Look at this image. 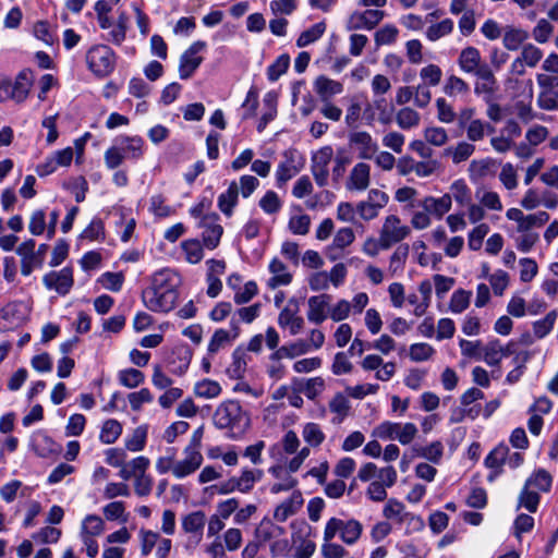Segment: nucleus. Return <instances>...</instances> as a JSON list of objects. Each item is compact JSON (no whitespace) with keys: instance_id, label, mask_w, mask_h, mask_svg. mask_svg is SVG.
I'll return each instance as SVG.
<instances>
[{"instance_id":"7ed1b4c3","label":"nucleus","mask_w":558,"mask_h":558,"mask_svg":"<svg viewBox=\"0 0 558 558\" xmlns=\"http://www.w3.org/2000/svg\"><path fill=\"white\" fill-rule=\"evenodd\" d=\"M117 56L107 45H94L86 52L88 70L98 78L109 76L116 69Z\"/></svg>"},{"instance_id":"a878e982","label":"nucleus","mask_w":558,"mask_h":558,"mask_svg":"<svg viewBox=\"0 0 558 558\" xmlns=\"http://www.w3.org/2000/svg\"><path fill=\"white\" fill-rule=\"evenodd\" d=\"M239 204V191L236 181H231L228 189L219 194L217 198L218 209L227 217H232L235 207Z\"/></svg>"},{"instance_id":"79ce46f5","label":"nucleus","mask_w":558,"mask_h":558,"mask_svg":"<svg viewBox=\"0 0 558 558\" xmlns=\"http://www.w3.org/2000/svg\"><path fill=\"white\" fill-rule=\"evenodd\" d=\"M300 171L294 165L292 158H288L284 161H281L276 170V182L278 187H282L289 180H291L294 175H296Z\"/></svg>"},{"instance_id":"412c9836","label":"nucleus","mask_w":558,"mask_h":558,"mask_svg":"<svg viewBox=\"0 0 558 558\" xmlns=\"http://www.w3.org/2000/svg\"><path fill=\"white\" fill-rule=\"evenodd\" d=\"M304 504L300 490H294L291 496L280 502L275 511L274 519L278 522H286L290 517L296 514Z\"/></svg>"},{"instance_id":"f8f14e48","label":"nucleus","mask_w":558,"mask_h":558,"mask_svg":"<svg viewBox=\"0 0 558 558\" xmlns=\"http://www.w3.org/2000/svg\"><path fill=\"white\" fill-rule=\"evenodd\" d=\"M43 283L48 290L66 295L74 284L72 267L66 266L59 271H49L43 277Z\"/></svg>"},{"instance_id":"9b49d317","label":"nucleus","mask_w":558,"mask_h":558,"mask_svg":"<svg viewBox=\"0 0 558 558\" xmlns=\"http://www.w3.org/2000/svg\"><path fill=\"white\" fill-rule=\"evenodd\" d=\"M457 62L463 73L474 76L492 68L488 63L483 61L480 50L473 46L463 48L459 53Z\"/></svg>"},{"instance_id":"bf43d9fd","label":"nucleus","mask_w":558,"mask_h":558,"mask_svg":"<svg viewBox=\"0 0 558 558\" xmlns=\"http://www.w3.org/2000/svg\"><path fill=\"white\" fill-rule=\"evenodd\" d=\"M258 205L267 215L277 214L282 207V203L278 194L271 190L264 194V196L259 199Z\"/></svg>"},{"instance_id":"2f4dec72","label":"nucleus","mask_w":558,"mask_h":558,"mask_svg":"<svg viewBox=\"0 0 558 558\" xmlns=\"http://www.w3.org/2000/svg\"><path fill=\"white\" fill-rule=\"evenodd\" d=\"M246 351L238 347L232 353V363L227 368V374L231 379H240L244 376L247 366Z\"/></svg>"},{"instance_id":"72a5a7b5","label":"nucleus","mask_w":558,"mask_h":558,"mask_svg":"<svg viewBox=\"0 0 558 558\" xmlns=\"http://www.w3.org/2000/svg\"><path fill=\"white\" fill-rule=\"evenodd\" d=\"M409 511L404 504L396 498H390L387 500L386 505L383 508V515L388 520H393L398 524H403Z\"/></svg>"},{"instance_id":"6e6d98bb","label":"nucleus","mask_w":558,"mask_h":558,"mask_svg":"<svg viewBox=\"0 0 558 558\" xmlns=\"http://www.w3.org/2000/svg\"><path fill=\"white\" fill-rule=\"evenodd\" d=\"M119 383L126 388H136L144 383L145 375L136 368L122 369L118 374Z\"/></svg>"},{"instance_id":"69168bd1","label":"nucleus","mask_w":558,"mask_h":558,"mask_svg":"<svg viewBox=\"0 0 558 558\" xmlns=\"http://www.w3.org/2000/svg\"><path fill=\"white\" fill-rule=\"evenodd\" d=\"M519 57L526 66L535 68L543 58V51L533 44H526L522 47Z\"/></svg>"},{"instance_id":"7c9ffc66","label":"nucleus","mask_w":558,"mask_h":558,"mask_svg":"<svg viewBox=\"0 0 558 558\" xmlns=\"http://www.w3.org/2000/svg\"><path fill=\"white\" fill-rule=\"evenodd\" d=\"M117 144L121 147L125 159L138 160L142 158L144 151V141L140 136H121L117 138Z\"/></svg>"},{"instance_id":"0e129e2a","label":"nucleus","mask_w":558,"mask_h":558,"mask_svg":"<svg viewBox=\"0 0 558 558\" xmlns=\"http://www.w3.org/2000/svg\"><path fill=\"white\" fill-rule=\"evenodd\" d=\"M399 29L392 24H386L374 35L376 46L391 45L397 40Z\"/></svg>"},{"instance_id":"6e6552de","label":"nucleus","mask_w":558,"mask_h":558,"mask_svg":"<svg viewBox=\"0 0 558 558\" xmlns=\"http://www.w3.org/2000/svg\"><path fill=\"white\" fill-rule=\"evenodd\" d=\"M206 43L203 40L194 41L180 57L179 76L181 80H189L203 62L199 52L206 49Z\"/></svg>"},{"instance_id":"09e8293b","label":"nucleus","mask_w":558,"mask_h":558,"mask_svg":"<svg viewBox=\"0 0 558 558\" xmlns=\"http://www.w3.org/2000/svg\"><path fill=\"white\" fill-rule=\"evenodd\" d=\"M549 220V215L546 211H537L535 214L524 215L523 220L517 227L518 232H532L533 228L544 226Z\"/></svg>"},{"instance_id":"ddd939ff","label":"nucleus","mask_w":558,"mask_h":558,"mask_svg":"<svg viewBox=\"0 0 558 558\" xmlns=\"http://www.w3.org/2000/svg\"><path fill=\"white\" fill-rule=\"evenodd\" d=\"M230 330L219 328L214 332L207 347L208 355H215L221 349L230 345L239 337L240 327L234 317H232L230 322Z\"/></svg>"},{"instance_id":"052dcab7","label":"nucleus","mask_w":558,"mask_h":558,"mask_svg":"<svg viewBox=\"0 0 558 558\" xmlns=\"http://www.w3.org/2000/svg\"><path fill=\"white\" fill-rule=\"evenodd\" d=\"M290 65V57L288 54H280L274 63L267 68V77L270 82H276L284 74Z\"/></svg>"},{"instance_id":"58836bf2","label":"nucleus","mask_w":558,"mask_h":558,"mask_svg":"<svg viewBox=\"0 0 558 558\" xmlns=\"http://www.w3.org/2000/svg\"><path fill=\"white\" fill-rule=\"evenodd\" d=\"M396 122L400 129L411 130L420 124L421 116L414 109L404 107L397 112Z\"/></svg>"},{"instance_id":"f3484780","label":"nucleus","mask_w":558,"mask_h":558,"mask_svg":"<svg viewBox=\"0 0 558 558\" xmlns=\"http://www.w3.org/2000/svg\"><path fill=\"white\" fill-rule=\"evenodd\" d=\"M331 295L323 293L308 299L306 313L308 322L319 325L329 316Z\"/></svg>"},{"instance_id":"4468645a","label":"nucleus","mask_w":558,"mask_h":558,"mask_svg":"<svg viewBox=\"0 0 558 558\" xmlns=\"http://www.w3.org/2000/svg\"><path fill=\"white\" fill-rule=\"evenodd\" d=\"M32 450L40 458H52L58 456L62 447L56 442L46 432L33 433L29 444Z\"/></svg>"},{"instance_id":"8fccbe9b","label":"nucleus","mask_w":558,"mask_h":558,"mask_svg":"<svg viewBox=\"0 0 558 558\" xmlns=\"http://www.w3.org/2000/svg\"><path fill=\"white\" fill-rule=\"evenodd\" d=\"M302 436L305 442L312 447L320 446L325 440V434L317 423H306L303 426Z\"/></svg>"},{"instance_id":"f257e3e1","label":"nucleus","mask_w":558,"mask_h":558,"mask_svg":"<svg viewBox=\"0 0 558 558\" xmlns=\"http://www.w3.org/2000/svg\"><path fill=\"white\" fill-rule=\"evenodd\" d=\"M180 275L171 268H162L151 277L148 288L142 292L144 305L153 312L168 313L174 308L179 298Z\"/></svg>"},{"instance_id":"864d4df0","label":"nucleus","mask_w":558,"mask_h":558,"mask_svg":"<svg viewBox=\"0 0 558 558\" xmlns=\"http://www.w3.org/2000/svg\"><path fill=\"white\" fill-rule=\"evenodd\" d=\"M465 131L469 141L478 142L485 137L487 132H494V128L480 119H475L474 121L468 124Z\"/></svg>"},{"instance_id":"f03ea898","label":"nucleus","mask_w":558,"mask_h":558,"mask_svg":"<svg viewBox=\"0 0 558 558\" xmlns=\"http://www.w3.org/2000/svg\"><path fill=\"white\" fill-rule=\"evenodd\" d=\"M213 422L219 429L243 430L248 426L250 418L238 401L227 400L217 407Z\"/></svg>"},{"instance_id":"473e14b6","label":"nucleus","mask_w":558,"mask_h":558,"mask_svg":"<svg viewBox=\"0 0 558 558\" xmlns=\"http://www.w3.org/2000/svg\"><path fill=\"white\" fill-rule=\"evenodd\" d=\"M413 451L416 457L426 459L427 461L438 464L444 454V445L436 440L427 446H414Z\"/></svg>"},{"instance_id":"39448f33","label":"nucleus","mask_w":558,"mask_h":558,"mask_svg":"<svg viewBox=\"0 0 558 558\" xmlns=\"http://www.w3.org/2000/svg\"><path fill=\"white\" fill-rule=\"evenodd\" d=\"M363 531L361 522L354 519L343 521L338 518H331L327 521L324 530V541H331L338 533L341 539L348 544L353 545L357 542Z\"/></svg>"},{"instance_id":"680f3d73","label":"nucleus","mask_w":558,"mask_h":558,"mask_svg":"<svg viewBox=\"0 0 558 558\" xmlns=\"http://www.w3.org/2000/svg\"><path fill=\"white\" fill-rule=\"evenodd\" d=\"M437 109V119L446 124H450L456 121L457 112L451 104H449L445 98L439 97L435 101Z\"/></svg>"},{"instance_id":"393cba45","label":"nucleus","mask_w":558,"mask_h":558,"mask_svg":"<svg viewBox=\"0 0 558 558\" xmlns=\"http://www.w3.org/2000/svg\"><path fill=\"white\" fill-rule=\"evenodd\" d=\"M32 84H33L32 71L28 69L22 70L17 74L15 81L13 83L11 82V88H10L11 99L19 104L23 102L29 94Z\"/></svg>"},{"instance_id":"1a4fd4ad","label":"nucleus","mask_w":558,"mask_h":558,"mask_svg":"<svg viewBox=\"0 0 558 558\" xmlns=\"http://www.w3.org/2000/svg\"><path fill=\"white\" fill-rule=\"evenodd\" d=\"M220 217L216 213H209L202 217L197 227L203 229L202 241L204 246L208 250H215L223 233V228L219 223Z\"/></svg>"},{"instance_id":"338daca9","label":"nucleus","mask_w":558,"mask_h":558,"mask_svg":"<svg viewBox=\"0 0 558 558\" xmlns=\"http://www.w3.org/2000/svg\"><path fill=\"white\" fill-rule=\"evenodd\" d=\"M259 186V180L251 174H243L236 181L239 195L248 198Z\"/></svg>"},{"instance_id":"bb28decb","label":"nucleus","mask_w":558,"mask_h":558,"mask_svg":"<svg viewBox=\"0 0 558 558\" xmlns=\"http://www.w3.org/2000/svg\"><path fill=\"white\" fill-rule=\"evenodd\" d=\"M315 90L323 102L330 101V99L343 92L342 83L331 80L327 76L320 75L314 83Z\"/></svg>"},{"instance_id":"c756f323","label":"nucleus","mask_w":558,"mask_h":558,"mask_svg":"<svg viewBox=\"0 0 558 558\" xmlns=\"http://www.w3.org/2000/svg\"><path fill=\"white\" fill-rule=\"evenodd\" d=\"M191 360L192 353L187 348L175 349L168 357L169 371L181 376L187 371Z\"/></svg>"},{"instance_id":"5fc2aeb1","label":"nucleus","mask_w":558,"mask_h":558,"mask_svg":"<svg viewBox=\"0 0 558 558\" xmlns=\"http://www.w3.org/2000/svg\"><path fill=\"white\" fill-rule=\"evenodd\" d=\"M471 295L472 293L470 291H465L463 289L456 290L450 298V312L453 314L464 312L470 305Z\"/></svg>"},{"instance_id":"13d9d810","label":"nucleus","mask_w":558,"mask_h":558,"mask_svg":"<svg viewBox=\"0 0 558 558\" xmlns=\"http://www.w3.org/2000/svg\"><path fill=\"white\" fill-rule=\"evenodd\" d=\"M469 90V84L463 78L457 75L448 76L444 85V93L449 97H453L459 94H465Z\"/></svg>"},{"instance_id":"37998d69","label":"nucleus","mask_w":558,"mask_h":558,"mask_svg":"<svg viewBox=\"0 0 558 558\" xmlns=\"http://www.w3.org/2000/svg\"><path fill=\"white\" fill-rule=\"evenodd\" d=\"M329 409L336 414L332 418L333 424H340L345 418L350 410V402L342 393H337L329 402Z\"/></svg>"},{"instance_id":"423d86ee","label":"nucleus","mask_w":558,"mask_h":558,"mask_svg":"<svg viewBox=\"0 0 558 558\" xmlns=\"http://www.w3.org/2000/svg\"><path fill=\"white\" fill-rule=\"evenodd\" d=\"M409 233L410 228L408 226L401 225V220L399 219V217L395 215L388 216L385 219L379 235L380 248H390L393 244L405 239Z\"/></svg>"},{"instance_id":"3c124183","label":"nucleus","mask_w":558,"mask_h":558,"mask_svg":"<svg viewBox=\"0 0 558 558\" xmlns=\"http://www.w3.org/2000/svg\"><path fill=\"white\" fill-rule=\"evenodd\" d=\"M105 523L99 515L88 514L82 522L80 535L98 536L104 532Z\"/></svg>"},{"instance_id":"9d476101","label":"nucleus","mask_w":558,"mask_h":558,"mask_svg":"<svg viewBox=\"0 0 558 558\" xmlns=\"http://www.w3.org/2000/svg\"><path fill=\"white\" fill-rule=\"evenodd\" d=\"M205 524L206 515L201 510L190 512L182 518L181 527L189 534L186 547H196L201 543Z\"/></svg>"},{"instance_id":"c03bdc74","label":"nucleus","mask_w":558,"mask_h":558,"mask_svg":"<svg viewBox=\"0 0 558 558\" xmlns=\"http://www.w3.org/2000/svg\"><path fill=\"white\" fill-rule=\"evenodd\" d=\"M529 38V33L521 28L509 27L502 38L504 46L508 50H518Z\"/></svg>"},{"instance_id":"aec40b11","label":"nucleus","mask_w":558,"mask_h":558,"mask_svg":"<svg viewBox=\"0 0 558 558\" xmlns=\"http://www.w3.org/2000/svg\"><path fill=\"white\" fill-rule=\"evenodd\" d=\"M474 84V93L482 96L486 102H490L494 94L498 89L497 80L492 68L484 70L481 74L476 75Z\"/></svg>"},{"instance_id":"0eeeda50","label":"nucleus","mask_w":558,"mask_h":558,"mask_svg":"<svg viewBox=\"0 0 558 558\" xmlns=\"http://www.w3.org/2000/svg\"><path fill=\"white\" fill-rule=\"evenodd\" d=\"M333 158V149L330 145L315 151L311 159V172L316 184L320 187L328 184L329 163Z\"/></svg>"},{"instance_id":"b1692460","label":"nucleus","mask_w":558,"mask_h":558,"mask_svg":"<svg viewBox=\"0 0 558 558\" xmlns=\"http://www.w3.org/2000/svg\"><path fill=\"white\" fill-rule=\"evenodd\" d=\"M185 458L181 461L175 462L172 468V474L177 478H183L194 473L203 462V456L201 451H185Z\"/></svg>"},{"instance_id":"603ef678","label":"nucleus","mask_w":558,"mask_h":558,"mask_svg":"<svg viewBox=\"0 0 558 558\" xmlns=\"http://www.w3.org/2000/svg\"><path fill=\"white\" fill-rule=\"evenodd\" d=\"M558 313L556 310L550 311L543 319L533 323V332L536 338L543 339L546 337L557 320Z\"/></svg>"},{"instance_id":"4be33fe9","label":"nucleus","mask_w":558,"mask_h":558,"mask_svg":"<svg viewBox=\"0 0 558 558\" xmlns=\"http://www.w3.org/2000/svg\"><path fill=\"white\" fill-rule=\"evenodd\" d=\"M371 182V167L365 162H357L351 170L347 181L350 191H365Z\"/></svg>"},{"instance_id":"4c0bfd02","label":"nucleus","mask_w":558,"mask_h":558,"mask_svg":"<svg viewBox=\"0 0 558 558\" xmlns=\"http://www.w3.org/2000/svg\"><path fill=\"white\" fill-rule=\"evenodd\" d=\"M551 484L553 477L549 472L544 469H538L525 481L524 485L530 488L534 487L539 492L547 493L550 490Z\"/></svg>"},{"instance_id":"2eb2a0df","label":"nucleus","mask_w":558,"mask_h":558,"mask_svg":"<svg viewBox=\"0 0 558 558\" xmlns=\"http://www.w3.org/2000/svg\"><path fill=\"white\" fill-rule=\"evenodd\" d=\"M385 17L381 10L367 9L365 11H356L352 13L348 21V29H373Z\"/></svg>"},{"instance_id":"6ab92c4d","label":"nucleus","mask_w":558,"mask_h":558,"mask_svg":"<svg viewBox=\"0 0 558 558\" xmlns=\"http://www.w3.org/2000/svg\"><path fill=\"white\" fill-rule=\"evenodd\" d=\"M508 454V446L499 444L485 458L484 464L490 470L487 475L488 482H494L501 473L502 466L506 464Z\"/></svg>"},{"instance_id":"e2e57ef3","label":"nucleus","mask_w":558,"mask_h":558,"mask_svg":"<svg viewBox=\"0 0 558 558\" xmlns=\"http://www.w3.org/2000/svg\"><path fill=\"white\" fill-rule=\"evenodd\" d=\"M453 31V21L445 19L437 24L430 25L426 31V37L430 41H436L439 38L449 35Z\"/></svg>"},{"instance_id":"4d7b16f0","label":"nucleus","mask_w":558,"mask_h":558,"mask_svg":"<svg viewBox=\"0 0 558 558\" xmlns=\"http://www.w3.org/2000/svg\"><path fill=\"white\" fill-rule=\"evenodd\" d=\"M541 497L537 492L531 490L526 485L522 488L519 495V507L525 508L530 512H536L539 505Z\"/></svg>"},{"instance_id":"c85d7f7f","label":"nucleus","mask_w":558,"mask_h":558,"mask_svg":"<svg viewBox=\"0 0 558 558\" xmlns=\"http://www.w3.org/2000/svg\"><path fill=\"white\" fill-rule=\"evenodd\" d=\"M269 271L272 274V277L269 278L267 283L270 289L288 286L292 281V275L287 270V266L277 257L271 259Z\"/></svg>"},{"instance_id":"ea45409f","label":"nucleus","mask_w":558,"mask_h":558,"mask_svg":"<svg viewBox=\"0 0 558 558\" xmlns=\"http://www.w3.org/2000/svg\"><path fill=\"white\" fill-rule=\"evenodd\" d=\"M264 473L262 470L244 469L239 477H235L240 493H248L253 489L256 482H259Z\"/></svg>"},{"instance_id":"5701e85b","label":"nucleus","mask_w":558,"mask_h":558,"mask_svg":"<svg viewBox=\"0 0 558 558\" xmlns=\"http://www.w3.org/2000/svg\"><path fill=\"white\" fill-rule=\"evenodd\" d=\"M451 205L452 197L450 194H444L440 197L426 196L418 203V206L437 219H441L450 210Z\"/></svg>"},{"instance_id":"de8ad7c7","label":"nucleus","mask_w":558,"mask_h":558,"mask_svg":"<svg viewBox=\"0 0 558 558\" xmlns=\"http://www.w3.org/2000/svg\"><path fill=\"white\" fill-rule=\"evenodd\" d=\"M194 393L199 398L213 399L221 393V386L218 381L211 379H203L195 384Z\"/></svg>"},{"instance_id":"49530a36","label":"nucleus","mask_w":558,"mask_h":558,"mask_svg":"<svg viewBox=\"0 0 558 558\" xmlns=\"http://www.w3.org/2000/svg\"><path fill=\"white\" fill-rule=\"evenodd\" d=\"M283 533V529L270 520H262L256 527L255 535L259 542L266 543L271 538L279 536Z\"/></svg>"},{"instance_id":"f704fd0d","label":"nucleus","mask_w":558,"mask_h":558,"mask_svg":"<svg viewBox=\"0 0 558 558\" xmlns=\"http://www.w3.org/2000/svg\"><path fill=\"white\" fill-rule=\"evenodd\" d=\"M354 240H355V234L351 228L345 227V228L339 229L337 231V233L335 234L331 246L329 247V255H328L329 258L331 260H336L338 256L332 255L331 252L335 250L345 248L347 246L351 245L354 242Z\"/></svg>"},{"instance_id":"c9c22d12","label":"nucleus","mask_w":558,"mask_h":558,"mask_svg":"<svg viewBox=\"0 0 558 558\" xmlns=\"http://www.w3.org/2000/svg\"><path fill=\"white\" fill-rule=\"evenodd\" d=\"M199 240L189 239L181 242V248L185 255V259L190 264H197L204 257V250Z\"/></svg>"},{"instance_id":"20e7f679","label":"nucleus","mask_w":558,"mask_h":558,"mask_svg":"<svg viewBox=\"0 0 558 558\" xmlns=\"http://www.w3.org/2000/svg\"><path fill=\"white\" fill-rule=\"evenodd\" d=\"M418 429L414 423H398L384 421L372 430V437L381 440H398L401 445L411 444Z\"/></svg>"},{"instance_id":"a19ab883","label":"nucleus","mask_w":558,"mask_h":558,"mask_svg":"<svg viewBox=\"0 0 558 558\" xmlns=\"http://www.w3.org/2000/svg\"><path fill=\"white\" fill-rule=\"evenodd\" d=\"M80 238L90 242H101L106 238L105 223L99 217H94L89 225L82 231Z\"/></svg>"},{"instance_id":"a18cd8bd","label":"nucleus","mask_w":558,"mask_h":558,"mask_svg":"<svg viewBox=\"0 0 558 558\" xmlns=\"http://www.w3.org/2000/svg\"><path fill=\"white\" fill-rule=\"evenodd\" d=\"M325 31L326 25L324 22L314 24L300 34L299 38L296 39V46L303 48L315 43L324 35Z\"/></svg>"},{"instance_id":"774afa93","label":"nucleus","mask_w":558,"mask_h":558,"mask_svg":"<svg viewBox=\"0 0 558 558\" xmlns=\"http://www.w3.org/2000/svg\"><path fill=\"white\" fill-rule=\"evenodd\" d=\"M435 353V349L425 342L413 343L410 345L409 355L414 362H423L429 360Z\"/></svg>"},{"instance_id":"dca6fc26","label":"nucleus","mask_w":558,"mask_h":558,"mask_svg":"<svg viewBox=\"0 0 558 558\" xmlns=\"http://www.w3.org/2000/svg\"><path fill=\"white\" fill-rule=\"evenodd\" d=\"M349 144L357 150L360 159H373L378 150V144L366 131L350 133Z\"/></svg>"},{"instance_id":"a211bd4d","label":"nucleus","mask_w":558,"mask_h":558,"mask_svg":"<svg viewBox=\"0 0 558 558\" xmlns=\"http://www.w3.org/2000/svg\"><path fill=\"white\" fill-rule=\"evenodd\" d=\"M25 304L21 301L9 302L0 310V330L17 326L25 317Z\"/></svg>"},{"instance_id":"e433bc0d","label":"nucleus","mask_w":558,"mask_h":558,"mask_svg":"<svg viewBox=\"0 0 558 558\" xmlns=\"http://www.w3.org/2000/svg\"><path fill=\"white\" fill-rule=\"evenodd\" d=\"M122 434V425L120 422L113 418H109L104 422L99 439L102 444L111 445L114 444Z\"/></svg>"},{"instance_id":"cd10ccee","label":"nucleus","mask_w":558,"mask_h":558,"mask_svg":"<svg viewBox=\"0 0 558 558\" xmlns=\"http://www.w3.org/2000/svg\"><path fill=\"white\" fill-rule=\"evenodd\" d=\"M298 311L299 308L296 305L294 308L286 306L281 310L278 316V325L281 328H289L292 336L298 335L304 326V319L296 315Z\"/></svg>"}]
</instances>
